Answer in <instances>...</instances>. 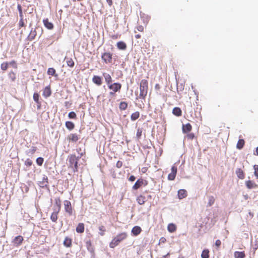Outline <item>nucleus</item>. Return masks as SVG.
<instances>
[{
  "mask_svg": "<svg viewBox=\"0 0 258 258\" xmlns=\"http://www.w3.org/2000/svg\"><path fill=\"white\" fill-rule=\"evenodd\" d=\"M69 167L73 169L74 172L78 171V161L79 157H77L75 154H71L68 156Z\"/></svg>",
  "mask_w": 258,
  "mask_h": 258,
  "instance_id": "f257e3e1",
  "label": "nucleus"
},
{
  "mask_svg": "<svg viewBox=\"0 0 258 258\" xmlns=\"http://www.w3.org/2000/svg\"><path fill=\"white\" fill-rule=\"evenodd\" d=\"M140 98L144 99L147 96L148 90V82L146 79L141 80L140 84Z\"/></svg>",
  "mask_w": 258,
  "mask_h": 258,
  "instance_id": "f03ea898",
  "label": "nucleus"
},
{
  "mask_svg": "<svg viewBox=\"0 0 258 258\" xmlns=\"http://www.w3.org/2000/svg\"><path fill=\"white\" fill-rule=\"evenodd\" d=\"M127 237V234L125 232L119 233L116 237L113 238L109 244L111 248H114L117 246L121 241Z\"/></svg>",
  "mask_w": 258,
  "mask_h": 258,
  "instance_id": "7ed1b4c3",
  "label": "nucleus"
},
{
  "mask_svg": "<svg viewBox=\"0 0 258 258\" xmlns=\"http://www.w3.org/2000/svg\"><path fill=\"white\" fill-rule=\"evenodd\" d=\"M148 184V181L142 178L138 179L133 186V189H138L142 186H145Z\"/></svg>",
  "mask_w": 258,
  "mask_h": 258,
  "instance_id": "20e7f679",
  "label": "nucleus"
},
{
  "mask_svg": "<svg viewBox=\"0 0 258 258\" xmlns=\"http://www.w3.org/2000/svg\"><path fill=\"white\" fill-rule=\"evenodd\" d=\"M102 59L106 63H110L112 61V54L110 52H104L102 54Z\"/></svg>",
  "mask_w": 258,
  "mask_h": 258,
  "instance_id": "39448f33",
  "label": "nucleus"
},
{
  "mask_svg": "<svg viewBox=\"0 0 258 258\" xmlns=\"http://www.w3.org/2000/svg\"><path fill=\"white\" fill-rule=\"evenodd\" d=\"M107 86L110 90L116 92H119L121 88V84L119 83H112L108 85Z\"/></svg>",
  "mask_w": 258,
  "mask_h": 258,
  "instance_id": "423d86ee",
  "label": "nucleus"
},
{
  "mask_svg": "<svg viewBox=\"0 0 258 258\" xmlns=\"http://www.w3.org/2000/svg\"><path fill=\"white\" fill-rule=\"evenodd\" d=\"M64 206L66 212L68 213L70 216L72 215L73 214V209L71 202L68 200L64 201Z\"/></svg>",
  "mask_w": 258,
  "mask_h": 258,
  "instance_id": "0eeeda50",
  "label": "nucleus"
},
{
  "mask_svg": "<svg viewBox=\"0 0 258 258\" xmlns=\"http://www.w3.org/2000/svg\"><path fill=\"white\" fill-rule=\"evenodd\" d=\"M177 172V167L175 165H173L171 167V172L168 175V179L169 180H173L176 175Z\"/></svg>",
  "mask_w": 258,
  "mask_h": 258,
  "instance_id": "6e6552de",
  "label": "nucleus"
},
{
  "mask_svg": "<svg viewBox=\"0 0 258 258\" xmlns=\"http://www.w3.org/2000/svg\"><path fill=\"white\" fill-rule=\"evenodd\" d=\"M67 139L69 141V142L76 143L80 139V137H79V136L78 135H77V134L72 133V134H70L68 136Z\"/></svg>",
  "mask_w": 258,
  "mask_h": 258,
  "instance_id": "1a4fd4ad",
  "label": "nucleus"
},
{
  "mask_svg": "<svg viewBox=\"0 0 258 258\" xmlns=\"http://www.w3.org/2000/svg\"><path fill=\"white\" fill-rule=\"evenodd\" d=\"M24 239L23 237L19 235L16 236L14 240H13V243L14 245L16 246L20 245L22 244Z\"/></svg>",
  "mask_w": 258,
  "mask_h": 258,
  "instance_id": "9d476101",
  "label": "nucleus"
},
{
  "mask_svg": "<svg viewBox=\"0 0 258 258\" xmlns=\"http://www.w3.org/2000/svg\"><path fill=\"white\" fill-rule=\"evenodd\" d=\"M192 130V126L189 123L185 124H183L182 127V131L184 134H186L190 132Z\"/></svg>",
  "mask_w": 258,
  "mask_h": 258,
  "instance_id": "9b49d317",
  "label": "nucleus"
},
{
  "mask_svg": "<svg viewBox=\"0 0 258 258\" xmlns=\"http://www.w3.org/2000/svg\"><path fill=\"white\" fill-rule=\"evenodd\" d=\"M102 75L104 78L105 83H106L107 86L110 84H112V78L109 74H107L106 73H103Z\"/></svg>",
  "mask_w": 258,
  "mask_h": 258,
  "instance_id": "f8f14e48",
  "label": "nucleus"
},
{
  "mask_svg": "<svg viewBox=\"0 0 258 258\" xmlns=\"http://www.w3.org/2000/svg\"><path fill=\"white\" fill-rule=\"evenodd\" d=\"M92 81L97 86H100L102 84V78L98 76H94L92 78Z\"/></svg>",
  "mask_w": 258,
  "mask_h": 258,
  "instance_id": "ddd939ff",
  "label": "nucleus"
},
{
  "mask_svg": "<svg viewBox=\"0 0 258 258\" xmlns=\"http://www.w3.org/2000/svg\"><path fill=\"white\" fill-rule=\"evenodd\" d=\"M43 24L46 28L49 30H52L53 29V24L49 21L47 18L43 20Z\"/></svg>",
  "mask_w": 258,
  "mask_h": 258,
  "instance_id": "4468645a",
  "label": "nucleus"
},
{
  "mask_svg": "<svg viewBox=\"0 0 258 258\" xmlns=\"http://www.w3.org/2000/svg\"><path fill=\"white\" fill-rule=\"evenodd\" d=\"M59 212V211H57L53 209V212H52L50 216V219L52 222L54 223L57 222V220L58 219V214Z\"/></svg>",
  "mask_w": 258,
  "mask_h": 258,
  "instance_id": "2eb2a0df",
  "label": "nucleus"
},
{
  "mask_svg": "<svg viewBox=\"0 0 258 258\" xmlns=\"http://www.w3.org/2000/svg\"><path fill=\"white\" fill-rule=\"evenodd\" d=\"M51 94V91L49 86L44 88L43 91V95L44 97L47 98L50 96Z\"/></svg>",
  "mask_w": 258,
  "mask_h": 258,
  "instance_id": "dca6fc26",
  "label": "nucleus"
},
{
  "mask_svg": "<svg viewBox=\"0 0 258 258\" xmlns=\"http://www.w3.org/2000/svg\"><path fill=\"white\" fill-rule=\"evenodd\" d=\"M63 244L67 247H71L72 245V239L69 237H66Z\"/></svg>",
  "mask_w": 258,
  "mask_h": 258,
  "instance_id": "f3484780",
  "label": "nucleus"
},
{
  "mask_svg": "<svg viewBox=\"0 0 258 258\" xmlns=\"http://www.w3.org/2000/svg\"><path fill=\"white\" fill-rule=\"evenodd\" d=\"M245 185L249 189L254 188L257 187L256 183L251 180H247L245 181Z\"/></svg>",
  "mask_w": 258,
  "mask_h": 258,
  "instance_id": "a211bd4d",
  "label": "nucleus"
},
{
  "mask_svg": "<svg viewBox=\"0 0 258 258\" xmlns=\"http://www.w3.org/2000/svg\"><path fill=\"white\" fill-rule=\"evenodd\" d=\"M137 200L139 204L142 205L147 200V198L144 195H140L138 197Z\"/></svg>",
  "mask_w": 258,
  "mask_h": 258,
  "instance_id": "6ab92c4d",
  "label": "nucleus"
},
{
  "mask_svg": "<svg viewBox=\"0 0 258 258\" xmlns=\"http://www.w3.org/2000/svg\"><path fill=\"white\" fill-rule=\"evenodd\" d=\"M141 228L138 226L134 227L132 230V232L134 236L138 235L141 232Z\"/></svg>",
  "mask_w": 258,
  "mask_h": 258,
  "instance_id": "aec40b11",
  "label": "nucleus"
},
{
  "mask_svg": "<svg viewBox=\"0 0 258 258\" xmlns=\"http://www.w3.org/2000/svg\"><path fill=\"white\" fill-rule=\"evenodd\" d=\"M84 224L82 223H80L76 227V232L79 233H82L84 232Z\"/></svg>",
  "mask_w": 258,
  "mask_h": 258,
  "instance_id": "412c9836",
  "label": "nucleus"
},
{
  "mask_svg": "<svg viewBox=\"0 0 258 258\" xmlns=\"http://www.w3.org/2000/svg\"><path fill=\"white\" fill-rule=\"evenodd\" d=\"M37 35V32H36V31L35 29H32L31 31H30V32L28 36V39L29 40V41H32L33 40V39H35L36 36Z\"/></svg>",
  "mask_w": 258,
  "mask_h": 258,
  "instance_id": "4be33fe9",
  "label": "nucleus"
},
{
  "mask_svg": "<svg viewBox=\"0 0 258 258\" xmlns=\"http://www.w3.org/2000/svg\"><path fill=\"white\" fill-rule=\"evenodd\" d=\"M177 227L175 224L173 223H170L167 226L168 231L170 233H173L176 230Z\"/></svg>",
  "mask_w": 258,
  "mask_h": 258,
  "instance_id": "5701e85b",
  "label": "nucleus"
},
{
  "mask_svg": "<svg viewBox=\"0 0 258 258\" xmlns=\"http://www.w3.org/2000/svg\"><path fill=\"white\" fill-rule=\"evenodd\" d=\"M236 174L239 179H243L244 178V173L241 168H238L236 170Z\"/></svg>",
  "mask_w": 258,
  "mask_h": 258,
  "instance_id": "b1692460",
  "label": "nucleus"
},
{
  "mask_svg": "<svg viewBox=\"0 0 258 258\" xmlns=\"http://www.w3.org/2000/svg\"><path fill=\"white\" fill-rule=\"evenodd\" d=\"M118 49L120 50H125L126 48V44L123 41H119L116 44Z\"/></svg>",
  "mask_w": 258,
  "mask_h": 258,
  "instance_id": "393cba45",
  "label": "nucleus"
},
{
  "mask_svg": "<svg viewBox=\"0 0 258 258\" xmlns=\"http://www.w3.org/2000/svg\"><path fill=\"white\" fill-rule=\"evenodd\" d=\"M172 113L177 116H180L182 115V111L179 107H174L172 110Z\"/></svg>",
  "mask_w": 258,
  "mask_h": 258,
  "instance_id": "a878e982",
  "label": "nucleus"
},
{
  "mask_svg": "<svg viewBox=\"0 0 258 258\" xmlns=\"http://www.w3.org/2000/svg\"><path fill=\"white\" fill-rule=\"evenodd\" d=\"M234 256L235 258H244L245 254L244 251H235Z\"/></svg>",
  "mask_w": 258,
  "mask_h": 258,
  "instance_id": "bb28decb",
  "label": "nucleus"
},
{
  "mask_svg": "<svg viewBox=\"0 0 258 258\" xmlns=\"http://www.w3.org/2000/svg\"><path fill=\"white\" fill-rule=\"evenodd\" d=\"M245 144V141L243 139H239L237 143L236 148L237 149L240 150L243 148Z\"/></svg>",
  "mask_w": 258,
  "mask_h": 258,
  "instance_id": "cd10ccee",
  "label": "nucleus"
},
{
  "mask_svg": "<svg viewBox=\"0 0 258 258\" xmlns=\"http://www.w3.org/2000/svg\"><path fill=\"white\" fill-rule=\"evenodd\" d=\"M66 127L69 130L72 131L75 128V124L74 123L70 121H67L66 122Z\"/></svg>",
  "mask_w": 258,
  "mask_h": 258,
  "instance_id": "c85d7f7f",
  "label": "nucleus"
},
{
  "mask_svg": "<svg viewBox=\"0 0 258 258\" xmlns=\"http://www.w3.org/2000/svg\"><path fill=\"white\" fill-rule=\"evenodd\" d=\"M61 208V201L59 199L56 200L55 203V208L54 210L60 211Z\"/></svg>",
  "mask_w": 258,
  "mask_h": 258,
  "instance_id": "c756f323",
  "label": "nucleus"
},
{
  "mask_svg": "<svg viewBox=\"0 0 258 258\" xmlns=\"http://www.w3.org/2000/svg\"><path fill=\"white\" fill-rule=\"evenodd\" d=\"M66 63L68 67L73 68L75 65V62L72 58H66Z\"/></svg>",
  "mask_w": 258,
  "mask_h": 258,
  "instance_id": "7c9ffc66",
  "label": "nucleus"
},
{
  "mask_svg": "<svg viewBox=\"0 0 258 258\" xmlns=\"http://www.w3.org/2000/svg\"><path fill=\"white\" fill-rule=\"evenodd\" d=\"M209 250L208 249H205L203 250L201 257L202 258H209Z\"/></svg>",
  "mask_w": 258,
  "mask_h": 258,
  "instance_id": "2f4dec72",
  "label": "nucleus"
},
{
  "mask_svg": "<svg viewBox=\"0 0 258 258\" xmlns=\"http://www.w3.org/2000/svg\"><path fill=\"white\" fill-rule=\"evenodd\" d=\"M140 116V112L136 111L133 113L131 116V119L133 121H135Z\"/></svg>",
  "mask_w": 258,
  "mask_h": 258,
  "instance_id": "473e14b6",
  "label": "nucleus"
},
{
  "mask_svg": "<svg viewBox=\"0 0 258 258\" xmlns=\"http://www.w3.org/2000/svg\"><path fill=\"white\" fill-rule=\"evenodd\" d=\"M143 132V129L142 128L139 127L137 129V133H136V138L138 141L141 139V136L142 135Z\"/></svg>",
  "mask_w": 258,
  "mask_h": 258,
  "instance_id": "72a5a7b5",
  "label": "nucleus"
},
{
  "mask_svg": "<svg viewBox=\"0 0 258 258\" xmlns=\"http://www.w3.org/2000/svg\"><path fill=\"white\" fill-rule=\"evenodd\" d=\"M47 73L48 75H50V76H57L56 74H55V73H56L55 70L53 68H48Z\"/></svg>",
  "mask_w": 258,
  "mask_h": 258,
  "instance_id": "f704fd0d",
  "label": "nucleus"
},
{
  "mask_svg": "<svg viewBox=\"0 0 258 258\" xmlns=\"http://www.w3.org/2000/svg\"><path fill=\"white\" fill-rule=\"evenodd\" d=\"M137 31L141 32H144V27L143 26H142V25H138V26H137L135 28V29L134 30V32L135 33H137Z\"/></svg>",
  "mask_w": 258,
  "mask_h": 258,
  "instance_id": "c9c22d12",
  "label": "nucleus"
},
{
  "mask_svg": "<svg viewBox=\"0 0 258 258\" xmlns=\"http://www.w3.org/2000/svg\"><path fill=\"white\" fill-rule=\"evenodd\" d=\"M127 107V104L125 102H121L119 104V108L121 110H125Z\"/></svg>",
  "mask_w": 258,
  "mask_h": 258,
  "instance_id": "e433bc0d",
  "label": "nucleus"
},
{
  "mask_svg": "<svg viewBox=\"0 0 258 258\" xmlns=\"http://www.w3.org/2000/svg\"><path fill=\"white\" fill-rule=\"evenodd\" d=\"M9 67V63L8 62H4L1 65V68L3 71H6Z\"/></svg>",
  "mask_w": 258,
  "mask_h": 258,
  "instance_id": "4c0bfd02",
  "label": "nucleus"
},
{
  "mask_svg": "<svg viewBox=\"0 0 258 258\" xmlns=\"http://www.w3.org/2000/svg\"><path fill=\"white\" fill-rule=\"evenodd\" d=\"M99 230L100 231V235L103 236L104 235L105 232L106 231L105 227L103 225H101L99 227Z\"/></svg>",
  "mask_w": 258,
  "mask_h": 258,
  "instance_id": "58836bf2",
  "label": "nucleus"
},
{
  "mask_svg": "<svg viewBox=\"0 0 258 258\" xmlns=\"http://www.w3.org/2000/svg\"><path fill=\"white\" fill-rule=\"evenodd\" d=\"M9 77L12 81H14L16 78V74L13 71H11L9 73Z\"/></svg>",
  "mask_w": 258,
  "mask_h": 258,
  "instance_id": "ea45409f",
  "label": "nucleus"
},
{
  "mask_svg": "<svg viewBox=\"0 0 258 258\" xmlns=\"http://www.w3.org/2000/svg\"><path fill=\"white\" fill-rule=\"evenodd\" d=\"M17 9L19 11V16H20V18H24L23 12H22V8L20 4L18 5Z\"/></svg>",
  "mask_w": 258,
  "mask_h": 258,
  "instance_id": "a19ab883",
  "label": "nucleus"
},
{
  "mask_svg": "<svg viewBox=\"0 0 258 258\" xmlns=\"http://www.w3.org/2000/svg\"><path fill=\"white\" fill-rule=\"evenodd\" d=\"M34 100L37 103H39V95L37 93H34L33 96Z\"/></svg>",
  "mask_w": 258,
  "mask_h": 258,
  "instance_id": "79ce46f5",
  "label": "nucleus"
},
{
  "mask_svg": "<svg viewBox=\"0 0 258 258\" xmlns=\"http://www.w3.org/2000/svg\"><path fill=\"white\" fill-rule=\"evenodd\" d=\"M44 159L42 157H39L36 159V163L39 166H41L43 163Z\"/></svg>",
  "mask_w": 258,
  "mask_h": 258,
  "instance_id": "37998d69",
  "label": "nucleus"
},
{
  "mask_svg": "<svg viewBox=\"0 0 258 258\" xmlns=\"http://www.w3.org/2000/svg\"><path fill=\"white\" fill-rule=\"evenodd\" d=\"M18 25L19 28L25 26V24L24 21V18H20Z\"/></svg>",
  "mask_w": 258,
  "mask_h": 258,
  "instance_id": "c03bdc74",
  "label": "nucleus"
},
{
  "mask_svg": "<svg viewBox=\"0 0 258 258\" xmlns=\"http://www.w3.org/2000/svg\"><path fill=\"white\" fill-rule=\"evenodd\" d=\"M195 137V134L192 133H188L186 135V138L187 139L192 140Z\"/></svg>",
  "mask_w": 258,
  "mask_h": 258,
  "instance_id": "a18cd8bd",
  "label": "nucleus"
},
{
  "mask_svg": "<svg viewBox=\"0 0 258 258\" xmlns=\"http://www.w3.org/2000/svg\"><path fill=\"white\" fill-rule=\"evenodd\" d=\"M68 116L70 118L75 119L76 118V114L75 112H71L69 113Z\"/></svg>",
  "mask_w": 258,
  "mask_h": 258,
  "instance_id": "49530a36",
  "label": "nucleus"
},
{
  "mask_svg": "<svg viewBox=\"0 0 258 258\" xmlns=\"http://www.w3.org/2000/svg\"><path fill=\"white\" fill-rule=\"evenodd\" d=\"M32 164V161L30 159H27L25 161V165L27 166H30Z\"/></svg>",
  "mask_w": 258,
  "mask_h": 258,
  "instance_id": "de8ad7c7",
  "label": "nucleus"
},
{
  "mask_svg": "<svg viewBox=\"0 0 258 258\" xmlns=\"http://www.w3.org/2000/svg\"><path fill=\"white\" fill-rule=\"evenodd\" d=\"M37 150V147H32V148L29 150V153L31 154V155H33L35 153V152Z\"/></svg>",
  "mask_w": 258,
  "mask_h": 258,
  "instance_id": "09e8293b",
  "label": "nucleus"
},
{
  "mask_svg": "<svg viewBox=\"0 0 258 258\" xmlns=\"http://www.w3.org/2000/svg\"><path fill=\"white\" fill-rule=\"evenodd\" d=\"M214 201H215V200L213 198V197H210V199H209V203H208L209 206H211V205H212L213 204V203H214Z\"/></svg>",
  "mask_w": 258,
  "mask_h": 258,
  "instance_id": "8fccbe9b",
  "label": "nucleus"
},
{
  "mask_svg": "<svg viewBox=\"0 0 258 258\" xmlns=\"http://www.w3.org/2000/svg\"><path fill=\"white\" fill-rule=\"evenodd\" d=\"M123 163L121 161H118L116 164V167L118 168H120L122 166Z\"/></svg>",
  "mask_w": 258,
  "mask_h": 258,
  "instance_id": "3c124183",
  "label": "nucleus"
},
{
  "mask_svg": "<svg viewBox=\"0 0 258 258\" xmlns=\"http://www.w3.org/2000/svg\"><path fill=\"white\" fill-rule=\"evenodd\" d=\"M221 242L219 239L216 240L215 245L216 246V247L217 248H219L220 247V246L221 245Z\"/></svg>",
  "mask_w": 258,
  "mask_h": 258,
  "instance_id": "603ef678",
  "label": "nucleus"
},
{
  "mask_svg": "<svg viewBox=\"0 0 258 258\" xmlns=\"http://www.w3.org/2000/svg\"><path fill=\"white\" fill-rule=\"evenodd\" d=\"M10 64L12 65L15 68H17L16 62L15 60H13L11 61L10 62Z\"/></svg>",
  "mask_w": 258,
  "mask_h": 258,
  "instance_id": "864d4df0",
  "label": "nucleus"
},
{
  "mask_svg": "<svg viewBox=\"0 0 258 258\" xmlns=\"http://www.w3.org/2000/svg\"><path fill=\"white\" fill-rule=\"evenodd\" d=\"M148 168L147 167H142L141 169V172L143 173H145L148 171Z\"/></svg>",
  "mask_w": 258,
  "mask_h": 258,
  "instance_id": "5fc2aeb1",
  "label": "nucleus"
},
{
  "mask_svg": "<svg viewBox=\"0 0 258 258\" xmlns=\"http://www.w3.org/2000/svg\"><path fill=\"white\" fill-rule=\"evenodd\" d=\"M150 19V17H149L148 16H146L145 17V19L144 20V23H146L147 24L149 22Z\"/></svg>",
  "mask_w": 258,
  "mask_h": 258,
  "instance_id": "6e6d98bb",
  "label": "nucleus"
},
{
  "mask_svg": "<svg viewBox=\"0 0 258 258\" xmlns=\"http://www.w3.org/2000/svg\"><path fill=\"white\" fill-rule=\"evenodd\" d=\"M136 179V177L134 175H131L128 178V180L131 181H134Z\"/></svg>",
  "mask_w": 258,
  "mask_h": 258,
  "instance_id": "4d7b16f0",
  "label": "nucleus"
},
{
  "mask_svg": "<svg viewBox=\"0 0 258 258\" xmlns=\"http://www.w3.org/2000/svg\"><path fill=\"white\" fill-rule=\"evenodd\" d=\"M106 2L110 7H111L112 5L113 2L112 0H106Z\"/></svg>",
  "mask_w": 258,
  "mask_h": 258,
  "instance_id": "13d9d810",
  "label": "nucleus"
},
{
  "mask_svg": "<svg viewBox=\"0 0 258 258\" xmlns=\"http://www.w3.org/2000/svg\"><path fill=\"white\" fill-rule=\"evenodd\" d=\"M185 192H186V190L185 189H180L178 190V194H185Z\"/></svg>",
  "mask_w": 258,
  "mask_h": 258,
  "instance_id": "bf43d9fd",
  "label": "nucleus"
},
{
  "mask_svg": "<svg viewBox=\"0 0 258 258\" xmlns=\"http://www.w3.org/2000/svg\"><path fill=\"white\" fill-rule=\"evenodd\" d=\"M185 196L186 195H182V194H181V195H178V198L179 199H181L182 198H184L185 197Z\"/></svg>",
  "mask_w": 258,
  "mask_h": 258,
  "instance_id": "052dcab7",
  "label": "nucleus"
},
{
  "mask_svg": "<svg viewBox=\"0 0 258 258\" xmlns=\"http://www.w3.org/2000/svg\"><path fill=\"white\" fill-rule=\"evenodd\" d=\"M115 93H116V92H114V91H112L109 92V95L112 97L114 96L115 95Z\"/></svg>",
  "mask_w": 258,
  "mask_h": 258,
  "instance_id": "680f3d73",
  "label": "nucleus"
},
{
  "mask_svg": "<svg viewBox=\"0 0 258 258\" xmlns=\"http://www.w3.org/2000/svg\"><path fill=\"white\" fill-rule=\"evenodd\" d=\"M253 168L254 169V172H258V165H254L253 166Z\"/></svg>",
  "mask_w": 258,
  "mask_h": 258,
  "instance_id": "e2e57ef3",
  "label": "nucleus"
},
{
  "mask_svg": "<svg viewBox=\"0 0 258 258\" xmlns=\"http://www.w3.org/2000/svg\"><path fill=\"white\" fill-rule=\"evenodd\" d=\"M135 37L136 39H140V38H141V35L140 34H136L135 35Z\"/></svg>",
  "mask_w": 258,
  "mask_h": 258,
  "instance_id": "0e129e2a",
  "label": "nucleus"
},
{
  "mask_svg": "<svg viewBox=\"0 0 258 258\" xmlns=\"http://www.w3.org/2000/svg\"><path fill=\"white\" fill-rule=\"evenodd\" d=\"M166 239L164 237H162L160 239V241L161 242H165L166 241Z\"/></svg>",
  "mask_w": 258,
  "mask_h": 258,
  "instance_id": "69168bd1",
  "label": "nucleus"
},
{
  "mask_svg": "<svg viewBox=\"0 0 258 258\" xmlns=\"http://www.w3.org/2000/svg\"><path fill=\"white\" fill-rule=\"evenodd\" d=\"M111 38L113 39H115L118 38V36H117V35H114L111 36Z\"/></svg>",
  "mask_w": 258,
  "mask_h": 258,
  "instance_id": "338daca9",
  "label": "nucleus"
},
{
  "mask_svg": "<svg viewBox=\"0 0 258 258\" xmlns=\"http://www.w3.org/2000/svg\"><path fill=\"white\" fill-rule=\"evenodd\" d=\"M255 154L258 156V147L256 148Z\"/></svg>",
  "mask_w": 258,
  "mask_h": 258,
  "instance_id": "774afa93",
  "label": "nucleus"
}]
</instances>
